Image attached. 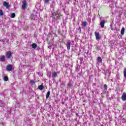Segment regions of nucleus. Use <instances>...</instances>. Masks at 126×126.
<instances>
[{
    "label": "nucleus",
    "instance_id": "1",
    "mask_svg": "<svg viewBox=\"0 0 126 126\" xmlns=\"http://www.w3.org/2000/svg\"><path fill=\"white\" fill-rule=\"evenodd\" d=\"M13 69V65H10V64H7L6 65V70L7 71H11Z\"/></svg>",
    "mask_w": 126,
    "mask_h": 126
},
{
    "label": "nucleus",
    "instance_id": "2",
    "mask_svg": "<svg viewBox=\"0 0 126 126\" xmlns=\"http://www.w3.org/2000/svg\"><path fill=\"white\" fill-rule=\"evenodd\" d=\"M94 35L95 36L96 40H100L101 39V36L100 35V33L98 32H94Z\"/></svg>",
    "mask_w": 126,
    "mask_h": 126
},
{
    "label": "nucleus",
    "instance_id": "3",
    "mask_svg": "<svg viewBox=\"0 0 126 126\" xmlns=\"http://www.w3.org/2000/svg\"><path fill=\"white\" fill-rule=\"evenodd\" d=\"M6 59H10L11 56H12V53L11 51H8L6 54Z\"/></svg>",
    "mask_w": 126,
    "mask_h": 126
},
{
    "label": "nucleus",
    "instance_id": "4",
    "mask_svg": "<svg viewBox=\"0 0 126 126\" xmlns=\"http://www.w3.org/2000/svg\"><path fill=\"white\" fill-rule=\"evenodd\" d=\"M26 5H27V2H26V0H24L22 2V9H25V8H26Z\"/></svg>",
    "mask_w": 126,
    "mask_h": 126
},
{
    "label": "nucleus",
    "instance_id": "5",
    "mask_svg": "<svg viewBox=\"0 0 126 126\" xmlns=\"http://www.w3.org/2000/svg\"><path fill=\"white\" fill-rule=\"evenodd\" d=\"M3 6H5L6 8H8L10 6H9V3L4 1L3 2Z\"/></svg>",
    "mask_w": 126,
    "mask_h": 126
},
{
    "label": "nucleus",
    "instance_id": "6",
    "mask_svg": "<svg viewBox=\"0 0 126 126\" xmlns=\"http://www.w3.org/2000/svg\"><path fill=\"white\" fill-rule=\"evenodd\" d=\"M123 101H126V93H124L121 97Z\"/></svg>",
    "mask_w": 126,
    "mask_h": 126
},
{
    "label": "nucleus",
    "instance_id": "7",
    "mask_svg": "<svg viewBox=\"0 0 126 126\" xmlns=\"http://www.w3.org/2000/svg\"><path fill=\"white\" fill-rule=\"evenodd\" d=\"M70 40H68V42L66 43V47L67 50H70Z\"/></svg>",
    "mask_w": 126,
    "mask_h": 126
},
{
    "label": "nucleus",
    "instance_id": "8",
    "mask_svg": "<svg viewBox=\"0 0 126 126\" xmlns=\"http://www.w3.org/2000/svg\"><path fill=\"white\" fill-rule=\"evenodd\" d=\"M100 26L101 28H104V27L105 26V21L102 20L100 22Z\"/></svg>",
    "mask_w": 126,
    "mask_h": 126
},
{
    "label": "nucleus",
    "instance_id": "9",
    "mask_svg": "<svg viewBox=\"0 0 126 126\" xmlns=\"http://www.w3.org/2000/svg\"><path fill=\"white\" fill-rule=\"evenodd\" d=\"M5 61V56H1L0 58V62H4Z\"/></svg>",
    "mask_w": 126,
    "mask_h": 126
},
{
    "label": "nucleus",
    "instance_id": "10",
    "mask_svg": "<svg viewBox=\"0 0 126 126\" xmlns=\"http://www.w3.org/2000/svg\"><path fill=\"white\" fill-rule=\"evenodd\" d=\"M86 25H87V22L84 21L82 22V26L84 27H86Z\"/></svg>",
    "mask_w": 126,
    "mask_h": 126
},
{
    "label": "nucleus",
    "instance_id": "11",
    "mask_svg": "<svg viewBox=\"0 0 126 126\" xmlns=\"http://www.w3.org/2000/svg\"><path fill=\"white\" fill-rule=\"evenodd\" d=\"M121 35H124V34H125V28L123 27L121 31Z\"/></svg>",
    "mask_w": 126,
    "mask_h": 126
},
{
    "label": "nucleus",
    "instance_id": "12",
    "mask_svg": "<svg viewBox=\"0 0 126 126\" xmlns=\"http://www.w3.org/2000/svg\"><path fill=\"white\" fill-rule=\"evenodd\" d=\"M53 77H57L58 76V74H57V72H53L52 73Z\"/></svg>",
    "mask_w": 126,
    "mask_h": 126
},
{
    "label": "nucleus",
    "instance_id": "13",
    "mask_svg": "<svg viewBox=\"0 0 126 126\" xmlns=\"http://www.w3.org/2000/svg\"><path fill=\"white\" fill-rule=\"evenodd\" d=\"M50 91H48L46 95V99H48V98H49V97H50Z\"/></svg>",
    "mask_w": 126,
    "mask_h": 126
},
{
    "label": "nucleus",
    "instance_id": "14",
    "mask_svg": "<svg viewBox=\"0 0 126 126\" xmlns=\"http://www.w3.org/2000/svg\"><path fill=\"white\" fill-rule=\"evenodd\" d=\"M32 48H33V49H36V48H37V44L33 43L32 44Z\"/></svg>",
    "mask_w": 126,
    "mask_h": 126
},
{
    "label": "nucleus",
    "instance_id": "15",
    "mask_svg": "<svg viewBox=\"0 0 126 126\" xmlns=\"http://www.w3.org/2000/svg\"><path fill=\"white\" fill-rule=\"evenodd\" d=\"M38 88L39 90H43L44 89V86H43L42 85H41L38 87Z\"/></svg>",
    "mask_w": 126,
    "mask_h": 126
},
{
    "label": "nucleus",
    "instance_id": "16",
    "mask_svg": "<svg viewBox=\"0 0 126 126\" xmlns=\"http://www.w3.org/2000/svg\"><path fill=\"white\" fill-rule=\"evenodd\" d=\"M3 79L4 81H8V77L7 76H4Z\"/></svg>",
    "mask_w": 126,
    "mask_h": 126
},
{
    "label": "nucleus",
    "instance_id": "17",
    "mask_svg": "<svg viewBox=\"0 0 126 126\" xmlns=\"http://www.w3.org/2000/svg\"><path fill=\"white\" fill-rule=\"evenodd\" d=\"M124 77H125V78H126V68H124Z\"/></svg>",
    "mask_w": 126,
    "mask_h": 126
},
{
    "label": "nucleus",
    "instance_id": "18",
    "mask_svg": "<svg viewBox=\"0 0 126 126\" xmlns=\"http://www.w3.org/2000/svg\"><path fill=\"white\" fill-rule=\"evenodd\" d=\"M10 17H11V18H14V17H15V13H12L11 14Z\"/></svg>",
    "mask_w": 126,
    "mask_h": 126
},
{
    "label": "nucleus",
    "instance_id": "19",
    "mask_svg": "<svg viewBox=\"0 0 126 126\" xmlns=\"http://www.w3.org/2000/svg\"><path fill=\"white\" fill-rule=\"evenodd\" d=\"M3 11L2 10L0 9V16H3Z\"/></svg>",
    "mask_w": 126,
    "mask_h": 126
},
{
    "label": "nucleus",
    "instance_id": "20",
    "mask_svg": "<svg viewBox=\"0 0 126 126\" xmlns=\"http://www.w3.org/2000/svg\"><path fill=\"white\" fill-rule=\"evenodd\" d=\"M97 61L98 62H99V63H101L102 62V58H101L100 57H98L97 58Z\"/></svg>",
    "mask_w": 126,
    "mask_h": 126
},
{
    "label": "nucleus",
    "instance_id": "21",
    "mask_svg": "<svg viewBox=\"0 0 126 126\" xmlns=\"http://www.w3.org/2000/svg\"><path fill=\"white\" fill-rule=\"evenodd\" d=\"M104 88L105 90H107L108 89V88H107V86L106 84H105V85H104Z\"/></svg>",
    "mask_w": 126,
    "mask_h": 126
},
{
    "label": "nucleus",
    "instance_id": "22",
    "mask_svg": "<svg viewBox=\"0 0 126 126\" xmlns=\"http://www.w3.org/2000/svg\"><path fill=\"white\" fill-rule=\"evenodd\" d=\"M30 83H32V81H30Z\"/></svg>",
    "mask_w": 126,
    "mask_h": 126
}]
</instances>
